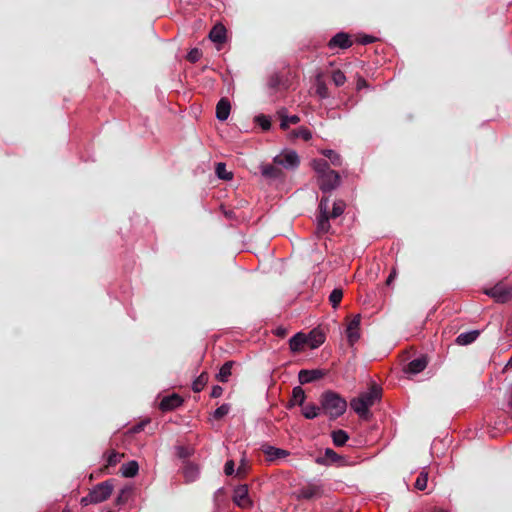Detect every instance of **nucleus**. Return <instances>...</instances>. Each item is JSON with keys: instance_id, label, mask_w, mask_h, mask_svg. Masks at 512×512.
<instances>
[{"instance_id": "obj_1", "label": "nucleus", "mask_w": 512, "mask_h": 512, "mask_svg": "<svg viewBox=\"0 0 512 512\" xmlns=\"http://www.w3.org/2000/svg\"><path fill=\"white\" fill-rule=\"evenodd\" d=\"M381 395V387L373 384L367 392H363L358 397L353 398L350 401V406L360 418L368 419L370 416V407L377 401H380Z\"/></svg>"}, {"instance_id": "obj_2", "label": "nucleus", "mask_w": 512, "mask_h": 512, "mask_svg": "<svg viewBox=\"0 0 512 512\" xmlns=\"http://www.w3.org/2000/svg\"><path fill=\"white\" fill-rule=\"evenodd\" d=\"M321 407L331 420L342 416L347 409L346 400L334 391H325L320 398Z\"/></svg>"}, {"instance_id": "obj_3", "label": "nucleus", "mask_w": 512, "mask_h": 512, "mask_svg": "<svg viewBox=\"0 0 512 512\" xmlns=\"http://www.w3.org/2000/svg\"><path fill=\"white\" fill-rule=\"evenodd\" d=\"M113 491V485L110 481H104L97 484L88 495L81 499V504L87 506L97 504L107 500Z\"/></svg>"}, {"instance_id": "obj_4", "label": "nucleus", "mask_w": 512, "mask_h": 512, "mask_svg": "<svg viewBox=\"0 0 512 512\" xmlns=\"http://www.w3.org/2000/svg\"><path fill=\"white\" fill-rule=\"evenodd\" d=\"M485 294L492 297L498 303H506L512 298V286L502 282L486 289Z\"/></svg>"}, {"instance_id": "obj_5", "label": "nucleus", "mask_w": 512, "mask_h": 512, "mask_svg": "<svg viewBox=\"0 0 512 512\" xmlns=\"http://www.w3.org/2000/svg\"><path fill=\"white\" fill-rule=\"evenodd\" d=\"M273 162L283 166L285 169H296L300 164V159L296 151L284 150L273 158Z\"/></svg>"}, {"instance_id": "obj_6", "label": "nucleus", "mask_w": 512, "mask_h": 512, "mask_svg": "<svg viewBox=\"0 0 512 512\" xmlns=\"http://www.w3.org/2000/svg\"><path fill=\"white\" fill-rule=\"evenodd\" d=\"M233 502L241 509H250L253 501L249 496L248 486L246 484L238 485L233 490Z\"/></svg>"}, {"instance_id": "obj_7", "label": "nucleus", "mask_w": 512, "mask_h": 512, "mask_svg": "<svg viewBox=\"0 0 512 512\" xmlns=\"http://www.w3.org/2000/svg\"><path fill=\"white\" fill-rule=\"evenodd\" d=\"M318 186L323 193L336 189L340 184V176L334 170L321 175L317 178Z\"/></svg>"}, {"instance_id": "obj_8", "label": "nucleus", "mask_w": 512, "mask_h": 512, "mask_svg": "<svg viewBox=\"0 0 512 512\" xmlns=\"http://www.w3.org/2000/svg\"><path fill=\"white\" fill-rule=\"evenodd\" d=\"M360 314L355 315L347 324L346 337L350 346H353L360 339Z\"/></svg>"}, {"instance_id": "obj_9", "label": "nucleus", "mask_w": 512, "mask_h": 512, "mask_svg": "<svg viewBox=\"0 0 512 512\" xmlns=\"http://www.w3.org/2000/svg\"><path fill=\"white\" fill-rule=\"evenodd\" d=\"M315 462L319 465L330 466L333 464L342 465L344 457L336 453L331 448H326L324 454L316 458Z\"/></svg>"}, {"instance_id": "obj_10", "label": "nucleus", "mask_w": 512, "mask_h": 512, "mask_svg": "<svg viewBox=\"0 0 512 512\" xmlns=\"http://www.w3.org/2000/svg\"><path fill=\"white\" fill-rule=\"evenodd\" d=\"M352 46V40L350 39L349 34L345 32H339L334 35L328 42V47L330 50L334 49H348Z\"/></svg>"}, {"instance_id": "obj_11", "label": "nucleus", "mask_w": 512, "mask_h": 512, "mask_svg": "<svg viewBox=\"0 0 512 512\" xmlns=\"http://www.w3.org/2000/svg\"><path fill=\"white\" fill-rule=\"evenodd\" d=\"M325 376V372L321 369H302L298 373V379L301 384H308L319 380Z\"/></svg>"}, {"instance_id": "obj_12", "label": "nucleus", "mask_w": 512, "mask_h": 512, "mask_svg": "<svg viewBox=\"0 0 512 512\" xmlns=\"http://www.w3.org/2000/svg\"><path fill=\"white\" fill-rule=\"evenodd\" d=\"M428 365V358L425 355H421L418 358L411 360L406 368L405 372L409 374H418L422 372Z\"/></svg>"}, {"instance_id": "obj_13", "label": "nucleus", "mask_w": 512, "mask_h": 512, "mask_svg": "<svg viewBox=\"0 0 512 512\" xmlns=\"http://www.w3.org/2000/svg\"><path fill=\"white\" fill-rule=\"evenodd\" d=\"M182 403H183V399L178 394H172V395L164 397L161 400V402L159 404V408L162 411H171V410H174V409L178 408L179 406H181Z\"/></svg>"}, {"instance_id": "obj_14", "label": "nucleus", "mask_w": 512, "mask_h": 512, "mask_svg": "<svg viewBox=\"0 0 512 512\" xmlns=\"http://www.w3.org/2000/svg\"><path fill=\"white\" fill-rule=\"evenodd\" d=\"M231 110L230 102L227 98H222L216 105V118L219 121L228 119Z\"/></svg>"}, {"instance_id": "obj_15", "label": "nucleus", "mask_w": 512, "mask_h": 512, "mask_svg": "<svg viewBox=\"0 0 512 512\" xmlns=\"http://www.w3.org/2000/svg\"><path fill=\"white\" fill-rule=\"evenodd\" d=\"M263 452L265 453V455L267 456V459L269 461L282 459V458L287 457L290 454L289 451L281 449V448H277L274 446L264 447Z\"/></svg>"}, {"instance_id": "obj_16", "label": "nucleus", "mask_w": 512, "mask_h": 512, "mask_svg": "<svg viewBox=\"0 0 512 512\" xmlns=\"http://www.w3.org/2000/svg\"><path fill=\"white\" fill-rule=\"evenodd\" d=\"M209 39L214 43H224L226 40V28L222 24L215 25L209 32Z\"/></svg>"}, {"instance_id": "obj_17", "label": "nucleus", "mask_w": 512, "mask_h": 512, "mask_svg": "<svg viewBox=\"0 0 512 512\" xmlns=\"http://www.w3.org/2000/svg\"><path fill=\"white\" fill-rule=\"evenodd\" d=\"M479 335H480L479 330H471V331L463 332L457 336L455 342L461 346L469 345V344L473 343L479 337Z\"/></svg>"}, {"instance_id": "obj_18", "label": "nucleus", "mask_w": 512, "mask_h": 512, "mask_svg": "<svg viewBox=\"0 0 512 512\" xmlns=\"http://www.w3.org/2000/svg\"><path fill=\"white\" fill-rule=\"evenodd\" d=\"M325 341V335L319 330H312L307 336V344L310 348L315 349L322 345Z\"/></svg>"}, {"instance_id": "obj_19", "label": "nucleus", "mask_w": 512, "mask_h": 512, "mask_svg": "<svg viewBox=\"0 0 512 512\" xmlns=\"http://www.w3.org/2000/svg\"><path fill=\"white\" fill-rule=\"evenodd\" d=\"M307 344V336L303 333H297L289 340V347L292 352H299Z\"/></svg>"}, {"instance_id": "obj_20", "label": "nucleus", "mask_w": 512, "mask_h": 512, "mask_svg": "<svg viewBox=\"0 0 512 512\" xmlns=\"http://www.w3.org/2000/svg\"><path fill=\"white\" fill-rule=\"evenodd\" d=\"M183 475L185 477L186 482H193L199 476V468L197 465L186 462L183 466Z\"/></svg>"}, {"instance_id": "obj_21", "label": "nucleus", "mask_w": 512, "mask_h": 512, "mask_svg": "<svg viewBox=\"0 0 512 512\" xmlns=\"http://www.w3.org/2000/svg\"><path fill=\"white\" fill-rule=\"evenodd\" d=\"M319 492H320V490H319V487H317V486H314V485L304 486L297 491V498L309 500V499H312V498L318 496Z\"/></svg>"}, {"instance_id": "obj_22", "label": "nucleus", "mask_w": 512, "mask_h": 512, "mask_svg": "<svg viewBox=\"0 0 512 512\" xmlns=\"http://www.w3.org/2000/svg\"><path fill=\"white\" fill-rule=\"evenodd\" d=\"M331 438L336 447H342L349 440V435L345 430L337 429L331 432Z\"/></svg>"}, {"instance_id": "obj_23", "label": "nucleus", "mask_w": 512, "mask_h": 512, "mask_svg": "<svg viewBox=\"0 0 512 512\" xmlns=\"http://www.w3.org/2000/svg\"><path fill=\"white\" fill-rule=\"evenodd\" d=\"M305 399V391L300 386H296L292 390V399L290 401L289 407H292L296 404L302 406L305 402Z\"/></svg>"}, {"instance_id": "obj_24", "label": "nucleus", "mask_w": 512, "mask_h": 512, "mask_svg": "<svg viewBox=\"0 0 512 512\" xmlns=\"http://www.w3.org/2000/svg\"><path fill=\"white\" fill-rule=\"evenodd\" d=\"M261 174L265 178L277 179L282 175V171L272 164H266L261 166Z\"/></svg>"}, {"instance_id": "obj_25", "label": "nucleus", "mask_w": 512, "mask_h": 512, "mask_svg": "<svg viewBox=\"0 0 512 512\" xmlns=\"http://www.w3.org/2000/svg\"><path fill=\"white\" fill-rule=\"evenodd\" d=\"M139 465L136 461H129L122 465L121 473L124 477L132 478L137 475Z\"/></svg>"}, {"instance_id": "obj_26", "label": "nucleus", "mask_w": 512, "mask_h": 512, "mask_svg": "<svg viewBox=\"0 0 512 512\" xmlns=\"http://www.w3.org/2000/svg\"><path fill=\"white\" fill-rule=\"evenodd\" d=\"M311 165L314 171L317 173L318 177L331 170L329 163L324 159H314L311 162Z\"/></svg>"}, {"instance_id": "obj_27", "label": "nucleus", "mask_w": 512, "mask_h": 512, "mask_svg": "<svg viewBox=\"0 0 512 512\" xmlns=\"http://www.w3.org/2000/svg\"><path fill=\"white\" fill-rule=\"evenodd\" d=\"M233 364L234 363L232 361H227L221 366L218 374L216 375L218 381L227 382L229 380Z\"/></svg>"}, {"instance_id": "obj_28", "label": "nucleus", "mask_w": 512, "mask_h": 512, "mask_svg": "<svg viewBox=\"0 0 512 512\" xmlns=\"http://www.w3.org/2000/svg\"><path fill=\"white\" fill-rule=\"evenodd\" d=\"M289 136L291 139L301 138L305 141H309L312 138V132L307 127L301 126L292 130Z\"/></svg>"}, {"instance_id": "obj_29", "label": "nucleus", "mask_w": 512, "mask_h": 512, "mask_svg": "<svg viewBox=\"0 0 512 512\" xmlns=\"http://www.w3.org/2000/svg\"><path fill=\"white\" fill-rule=\"evenodd\" d=\"M279 116L281 118L280 128L287 130L290 124H297L300 121V117L297 115L287 116L283 111H280Z\"/></svg>"}, {"instance_id": "obj_30", "label": "nucleus", "mask_w": 512, "mask_h": 512, "mask_svg": "<svg viewBox=\"0 0 512 512\" xmlns=\"http://www.w3.org/2000/svg\"><path fill=\"white\" fill-rule=\"evenodd\" d=\"M329 215L325 214H319L317 217V232L324 234L327 233L330 229V223H329Z\"/></svg>"}, {"instance_id": "obj_31", "label": "nucleus", "mask_w": 512, "mask_h": 512, "mask_svg": "<svg viewBox=\"0 0 512 512\" xmlns=\"http://www.w3.org/2000/svg\"><path fill=\"white\" fill-rule=\"evenodd\" d=\"M320 408L315 404H307L302 409V414L306 419H314L319 415Z\"/></svg>"}, {"instance_id": "obj_32", "label": "nucleus", "mask_w": 512, "mask_h": 512, "mask_svg": "<svg viewBox=\"0 0 512 512\" xmlns=\"http://www.w3.org/2000/svg\"><path fill=\"white\" fill-rule=\"evenodd\" d=\"M208 381V374L206 372L201 373L192 383V390L194 392H200L205 387Z\"/></svg>"}, {"instance_id": "obj_33", "label": "nucleus", "mask_w": 512, "mask_h": 512, "mask_svg": "<svg viewBox=\"0 0 512 512\" xmlns=\"http://www.w3.org/2000/svg\"><path fill=\"white\" fill-rule=\"evenodd\" d=\"M316 94L321 99H326L329 97V91L326 83L321 79L320 76L316 79Z\"/></svg>"}, {"instance_id": "obj_34", "label": "nucleus", "mask_w": 512, "mask_h": 512, "mask_svg": "<svg viewBox=\"0 0 512 512\" xmlns=\"http://www.w3.org/2000/svg\"><path fill=\"white\" fill-rule=\"evenodd\" d=\"M322 154L328 158L334 166H340L342 164V157L339 153L332 149L323 150Z\"/></svg>"}, {"instance_id": "obj_35", "label": "nucleus", "mask_w": 512, "mask_h": 512, "mask_svg": "<svg viewBox=\"0 0 512 512\" xmlns=\"http://www.w3.org/2000/svg\"><path fill=\"white\" fill-rule=\"evenodd\" d=\"M215 172L218 178L222 180H231L233 178L232 172L227 171L226 165L222 162L217 163Z\"/></svg>"}, {"instance_id": "obj_36", "label": "nucleus", "mask_w": 512, "mask_h": 512, "mask_svg": "<svg viewBox=\"0 0 512 512\" xmlns=\"http://www.w3.org/2000/svg\"><path fill=\"white\" fill-rule=\"evenodd\" d=\"M345 202L342 201V200H337L333 203V208H332V212L329 213V217L330 218H337L339 217L340 215L343 214L344 210H345Z\"/></svg>"}, {"instance_id": "obj_37", "label": "nucleus", "mask_w": 512, "mask_h": 512, "mask_svg": "<svg viewBox=\"0 0 512 512\" xmlns=\"http://www.w3.org/2000/svg\"><path fill=\"white\" fill-rule=\"evenodd\" d=\"M342 297H343V291L342 289H339V288H335L331 293H330V296H329V301L332 305L333 308H336L339 303L341 302L342 300Z\"/></svg>"}, {"instance_id": "obj_38", "label": "nucleus", "mask_w": 512, "mask_h": 512, "mask_svg": "<svg viewBox=\"0 0 512 512\" xmlns=\"http://www.w3.org/2000/svg\"><path fill=\"white\" fill-rule=\"evenodd\" d=\"M230 410V404L224 403L213 412V418L216 420H220L223 417H225L230 412Z\"/></svg>"}, {"instance_id": "obj_39", "label": "nucleus", "mask_w": 512, "mask_h": 512, "mask_svg": "<svg viewBox=\"0 0 512 512\" xmlns=\"http://www.w3.org/2000/svg\"><path fill=\"white\" fill-rule=\"evenodd\" d=\"M428 482V472L421 471L415 481V488L418 490H424L427 487Z\"/></svg>"}, {"instance_id": "obj_40", "label": "nucleus", "mask_w": 512, "mask_h": 512, "mask_svg": "<svg viewBox=\"0 0 512 512\" xmlns=\"http://www.w3.org/2000/svg\"><path fill=\"white\" fill-rule=\"evenodd\" d=\"M331 78H332L333 83L337 87L343 86L345 84V82H346L345 74L341 70H339V69L334 70L332 72Z\"/></svg>"}, {"instance_id": "obj_41", "label": "nucleus", "mask_w": 512, "mask_h": 512, "mask_svg": "<svg viewBox=\"0 0 512 512\" xmlns=\"http://www.w3.org/2000/svg\"><path fill=\"white\" fill-rule=\"evenodd\" d=\"M132 490L131 488L125 487L122 488L116 498V504L117 505H123L128 501V498L131 494Z\"/></svg>"}, {"instance_id": "obj_42", "label": "nucleus", "mask_w": 512, "mask_h": 512, "mask_svg": "<svg viewBox=\"0 0 512 512\" xmlns=\"http://www.w3.org/2000/svg\"><path fill=\"white\" fill-rule=\"evenodd\" d=\"M255 121L265 131L269 130L271 127L270 119L265 115L256 116Z\"/></svg>"}, {"instance_id": "obj_43", "label": "nucleus", "mask_w": 512, "mask_h": 512, "mask_svg": "<svg viewBox=\"0 0 512 512\" xmlns=\"http://www.w3.org/2000/svg\"><path fill=\"white\" fill-rule=\"evenodd\" d=\"M201 56H202V52L198 48H193L188 52L187 59L191 63H196L197 61L200 60Z\"/></svg>"}, {"instance_id": "obj_44", "label": "nucleus", "mask_w": 512, "mask_h": 512, "mask_svg": "<svg viewBox=\"0 0 512 512\" xmlns=\"http://www.w3.org/2000/svg\"><path fill=\"white\" fill-rule=\"evenodd\" d=\"M122 456L123 455H121L115 451L110 452V454L108 455V458H107V464L109 466H115L118 462H120Z\"/></svg>"}, {"instance_id": "obj_45", "label": "nucleus", "mask_w": 512, "mask_h": 512, "mask_svg": "<svg viewBox=\"0 0 512 512\" xmlns=\"http://www.w3.org/2000/svg\"><path fill=\"white\" fill-rule=\"evenodd\" d=\"M329 199L328 197H322L319 203V214L329 215Z\"/></svg>"}, {"instance_id": "obj_46", "label": "nucleus", "mask_w": 512, "mask_h": 512, "mask_svg": "<svg viewBox=\"0 0 512 512\" xmlns=\"http://www.w3.org/2000/svg\"><path fill=\"white\" fill-rule=\"evenodd\" d=\"M235 471V463L233 460H228L224 466V473L227 476H231Z\"/></svg>"}, {"instance_id": "obj_47", "label": "nucleus", "mask_w": 512, "mask_h": 512, "mask_svg": "<svg viewBox=\"0 0 512 512\" xmlns=\"http://www.w3.org/2000/svg\"><path fill=\"white\" fill-rule=\"evenodd\" d=\"M222 393H223V388L219 385H215L212 387L210 396L212 398H218L222 395Z\"/></svg>"}, {"instance_id": "obj_48", "label": "nucleus", "mask_w": 512, "mask_h": 512, "mask_svg": "<svg viewBox=\"0 0 512 512\" xmlns=\"http://www.w3.org/2000/svg\"><path fill=\"white\" fill-rule=\"evenodd\" d=\"M374 39L375 38L373 36L365 35L360 39V43L363 45H367V44L374 42Z\"/></svg>"}, {"instance_id": "obj_49", "label": "nucleus", "mask_w": 512, "mask_h": 512, "mask_svg": "<svg viewBox=\"0 0 512 512\" xmlns=\"http://www.w3.org/2000/svg\"><path fill=\"white\" fill-rule=\"evenodd\" d=\"M287 334V329L280 326V327H277L276 330H275V335L278 336V337H285Z\"/></svg>"}, {"instance_id": "obj_50", "label": "nucleus", "mask_w": 512, "mask_h": 512, "mask_svg": "<svg viewBox=\"0 0 512 512\" xmlns=\"http://www.w3.org/2000/svg\"><path fill=\"white\" fill-rule=\"evenodd\" d=\"M357 90H361L365 87H367V82L363 77H359L357 80Z\"/></svg>"}, {"instance_id": "obj_51", "label": "nucleus", "mask_w": 512, "mask_h": 512, "mask_svg": "<svg viewBox=\"0 0 512 512\" xmlns=\"http://www.w3.org/2000/svg\"><path fill=\"white\" fill-rule=\"evenodd\" d=\"M178 456L180 458H186L189 456V452L184 447H178Z\"/></svg>"}, {"instance_id": "obj_52", "label": "nucleus", "mask_w": 512, "mask_h": 512, "mask_svg": "<svg viewBox=\"0 0 512 512\" xmlns=\"http://www.w3.org/2000/svg\"><path fill=\"white\" fill-rule=\"evenodd\" d=\"M506 333L512 336V317L507 321L506 324Z\"/></svg>"}, {"instance_id": "obj_53", "label": "nucleus", "mask_w": 512, "mask_h": 512, "mask_svg": "<svg viewBox=\"0 0 512 512\" xmlns=\"http://www.w3.org/2000/svg\"><path fill=\"white\" fill-rule=\"evenodd\" d=\"M395 277H396V271L392 270L387 278V281H386L387 285H390L392 283V281L395 279Z\"/></svg>"}, {"instance_id": "obj_54", "label": "nucleus", "mask_w": 512, "mask_h": 512, "mask_svg": "<svg viewBox=\"0 0 512 512\" xmlns=\"http://www.w3.org/2000/svg\"><path fill=\"white\" fill-rule=\"evenodd\" d=\"M506 367H512V356H511V357H510V359L507 361Z\"/></svg>"}, {"instance_id": "obj_55", "label": "nucleus", "mask_w": 512, "mask_h": 512, "mask_svg": "<svg viewBox=\"0 0 512 512\" xmlns=\"http://www.w3.org/2000/svg\"><path fill=\"white\" fill-rule=\"evenodd\" d=\"M142 424L135 426L134 431L138 432L142 429Z\"/></svg>"}, {"instance_id": "obj_56", "label": "nucleus", "mask_w": 512, "mask_h": 512, "mask_svg": "<svg viewBox=\"0 0 512 512\" xmlns=\"http://www.w3.org/2000/svg\"><path fill=\"white\" fill-rule=\"evenodd\" d=\"M242 469H244V466H240V467L238 468L237 474H241V473H242Z\"/></svg>"}, {"instance_id": "obj_57", "label": "nucleus", "mask_w": 512, "mask_h": 512, "mask_svg": "<svg viewBox=\"0 0 512 512\" xmlns=\"http://www.w3.org/2000/svg\"><path fill=\"white\" fill-rule=\"evenodd\" d=\"M242 469H244V466H240V467L238 468L237 474H241V473H242Z\"/></svg>"}, {"instance_id": "obj_58", "label": "nucleus", "mask_w": 512, "mask_h": 512, "mask_svg": "<svg viewBox=\"0 0 512 512\" xmlns=\"http://www.w3.org/2000/svg\"><path fill=\"white\" fill-rule=\"evenodd\" d=\"M433 512H445V511L438 509V510H434Z\"/></svg>"}, {"instance_id": "obj_59", "label": "nucleus", "mask_w": 512, "mask_h": 512, "mask_svg": "<svg viewBox=\"0 0 512 512\" xmlns=\"http://www.w3.org/2000/svg\"><path fill=\"white\" fill-rule=\"evenodd\" d=\"M64 512H70V511H64Z\"/></svg>"}]
</instances>
